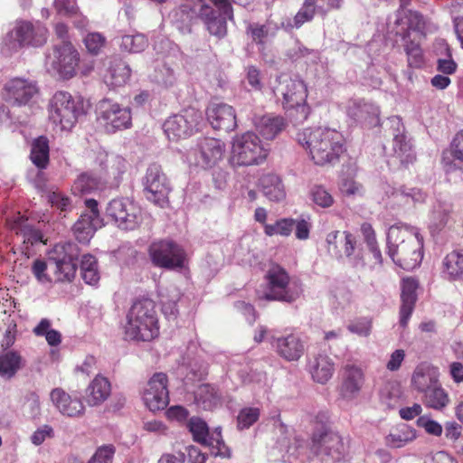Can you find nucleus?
I'll return each mask as SVG.
<instances>
[{"label":"nucleus","mask_w":463,"mask_h":463,"mask_svg":"<svg viewBox=\"0 0 463 463\" xmlns=\"http://www.w3.org/2000/svg\"><path fill=\"white\" fill-rule=\"evenodd\" d=\"M24 361L17 351H8L0 354V376L13 378L23 367Z\"/></svg>","instance_id":"nucleus-33"},{"label":"nucleus","mask_w":463,"mask_h":463,"mask_svg":"<svg viewBox=\"0 0 463 463\" xmlns=\"http://www.w3.org/2000/svg\"><path fill=\"white\" fill-rule=\"evenodd\" d=\"M401 288L400 325L405 328L415 308L419 282L413 278H404L402 280Z\"/></svg>","instance_id":"nucleus-22"},{"label":"nucleus","mask_w":463,"mask_h":463,"mask_svg":"<svg viewBox=\"0 0 463 463\" xmlns=\"http://www.w3.org/2000/svg\"><path fill=\"white\" fill-rule=\"evenodd\" d=\"M307 368L316 383L325 384L333 376L335 364L327 354L319 353L308 359Z\"/></svg>","instance_id":"nucleus-23"},{"label":"nucleus","mask_w":463,"mask_h":463,"mask_svg":"<svg viewBox=\"0 0 463 463\" xmlns=\"http://www.w3.org/2000/svg\"><path fill=\"white\" fill-rule=\"evenodd\" d=\"M416 424L418 427L424 429L430 435L439 437L442 434V426L426 415L420 416L416 420Z\"/></svg>","instance_id":"nucleus-56"},{"label":"nucleus","mask_w":463,"mask_h":463,"mask_svg":"<svg viewBox=\"0 0 463 463\" xmlns=\"http://www.w3.org/2000/svg\"><path fill=\"white\" fill-rule=\"evenodd\" d=\"M207 119L214 129L232 131L237 127L235 109L225 103H212L206 109Z\"/></svg>","instance_id":"nucleus-19"},{"label":"nucleus","mask_w":463,"mask_h":463,"mask_svg":"<svg viewBox=\"0 0 463 463\" xmlns=\"http://www.w3.org/2000/svg\"><path fill=\"white\" fill-rule=\"evenodd\" d=\"M205 26L209 33L218 39H222L227 35V22L226 19L221 15H218L212 21L207 22Z\"/></svg>","instance_id":"nucleus-53"},{"label":"nucleus","mask_w":463,"mask_h":463,"mask_svg":"<svg viewBox=\"0 0 463 463\" xmlns=\"http://www.w3.org/2000/svg\"><path fill=\"white\" fill-rule=\"evenodd\" d=\"M364 383V374L359 366L348 363L343 367L341 392L344 397L353 398L357 395Z\"/></svg>","instance_id":"nucleus-24"},{"label":"nucleus","mask_w":463,"mask_h":463,"mask_svg":"<svg viewBox=\"0 0 463 463\" xmlns=\"http://www.w3.org/2000/svg\"><path fill=\"white\" fill-rule=\"evenodd\" d=\"M217 400V391L209 383L199 385L194 392V401L203 410H210Z\"/></svg>","instance_id":"nucleus-40"},{"label":"nucleus","mask_w":463,"mask_h":463,"mask_svg":"<svg viewBox=\"0 0 463 463\" xmlns=\"http://www.w3.org/2000/svg\"><path fill=\"white\" fill-rule=\"evenodd\" d=\"M98 119L108 133L127 129L132 125L131 111L128 108L121 107L109 99L100 100L98 104Z\"/></svg>","instance_id":"nucleus-12"},{"label":"nucleus","mask_w":463,"mask_h":463,"mask_svg":"<svg viewBox=\"0 0 463 463\" xmlns=\"http://www.w3.org/2000/svg\"><path fill=\"white\" fill-rule=\"evenodd\" d=\"M373 322L371 318L362 317L348 326V330L359 336H368L371 334Z\"/></svg>","instance_id":"nucleus-59"},{"label":"nucleus","mask_w":463,"mask_h":463,"mask_svg":"<svg viewBox=\"0 0 463 463\" xmlns=\"http://www.w3.org/2000/svg\"><path fill=\"white\" fill-rule=\"evenodd\" d=\"M38 93L36 81L15 77L4 85L2 97L6 102L20 107L27 105Z\"/></svg>","instance_id":"nucleus-15"},{"label":"nucleus","mask_w":463,"mask_h":463,"mask_svg":"<svg viewBox=\"0 0 463 463\" xmlns=\"http://www.w3.org/2000/svg\"><path fill=\"white\" fill-rule=\"evenodd\" d=\"M199 153L204 167L214 166L223 156L224 144L217 138L203 137L200 140Z\"/></svg>","instance_id":"nucleus-25"},{"label":"nucleus","mask_w":463,"mask_h":463,"mask_svg":"<svg viewBox=\"0 0 463 463\" xmlns=\"http://www.w3.org/2000/svg\"><path fill=\"white\" fill-rule=\"evenodd\" d=\"M388 253L403 269H413L423 258V238L412 229L392 226L387 234Z\"/></svg>","instance_id":"nucleus-2"},{"label":"nucleus","mask_w":463,"mask_h":463,"mask_svg":"<svg viewBox=\"0 0 463 463\" xmlns=\"http://www.w3.org/2000/svg\"><path fill=\"white\" fill-rule=\"evenodd\" d=\"M149 257L154 266L166 269H183L187 262L184 249L172 240H159L150 244Z\"/></svg>","instance_id":"nucleus-10"},{"label":"nucleus","mask_w":463,"mask_h":463,"mask_svg":"<svg viewBox=\"0 0 463 463\" xmlns=\"http://www.w3.org/2000/svg\"><path fill=\"white\" fill-rule=\"evenodd\" d=\"M183 1L184 2L172 12V21L180 31L186 29L190 32L192 21L196 15L197 5L195 0Z\"/></svg>","instance_id":"nucleus-32"},{"label":"nucleus","mask_w":463,"mask_h":463,"mask_svg":"<svg viewBox=\"0 0 463 463\" xmlns=\"http://www.w3.org/2000/svg\"><path fill=\"white\" fill-rule=\"evenodd\" d=\"M83 43L90 54L98 55L105 47L107 40L99 33H90L84 37Z\"/></svg>","instance_id":"nucleus-51"},{"label":"nucleus","mask_w":463,"mask_h":463,"mask_svg":"<svg viewBox=\"0 0 463 463\" xmlns=\"http://www.w3.org/2000/svg\"><path fill=\"white\" fill-rule=\"evenodd\" d=\"M99 180L91 174L83 173L74 181L72 190L76 194H90L98 189Z\"/></svg>","instance_id":"nucleus-46"},{"label":"nucleus","mask_w":463,"mask_h":463,"mask_svg":"<svg viewBox=\"0 0 463 463\" xmlns=\"http://www.w3.org/2000/svg\"><path fill=\"white\" fill-rule=\"evenodd\" d=\"M54 7L58 13L68 16H74L79 13L76 0H54Z\"/></svg>","instance_id":"nucleus-60"},{"label":"nucleus","mask_w":463,"mask_h":463,"mask_svg":"<svg viewBox=\"0 0 463 463\" xmlns=\"http://www.w3.org/2000/svg\"><path fill=\"white\" fill-rule=\"evenodd\" d=\"M423 393V402L429 408L434 410H442L449 402L448 393L445 392L443 388H441L439 383L430 387Z\"/></svg>","instance_id":"nucleus-39"},{"label":"nucleus","mask_w":463,"mask_h":463,"mask_svg":"<svg viewBox=\"0 0 463 463\" xmlns=\"http://www.w3.org/2000/svg\"><path fill=\"white\" fill-rule=\"evenodd\" d=\"M438 382L437 370L426 363L418 364L411 376V386L419 392H426Z\"/></svg>","instance_id":"nucleus-27"},{"label":"nucleus","mask_w":463,"mask_h":463,"mask_svg":"<svg viewBox=\"0 0 463 463\" xmlns=\"http://www.w3.org/2000/svg\"><path fill=\"white\" fill-rule=\"evenodd\" d=\"M297 141L319 166L335 165L346 151L343 134L329 128H305L297 134Z\"/></svg>","instance_id":"nucleus-1"},{"label":"nucleus","mask_w":463,"mask_h":463,"mask_svg":"<svg viewBox=\"0 0 463 463\" xmlns=\"http://www.w3.org/2000/svg\"><path fill=\"white\" fill-rule=\"evenodd\" d=\"M107 214L122 230H134L140 219V210L130 201L113 199L107 207Z\"/></svg>","instance_id":"nucleus-16"},{"label":"nucleus","mask_w":463,"mask_h":463,"mask_svg":"<svg viewBox=\"0 0 463 463\" xmlns=\"http://www.w3.org/2000/svg\"><path fill=\"white\" fill-rule=\"evenodd\" d=\"M47 199L52 206L56 207L61 211H66L71 203L70 198L59 191L49 192L47 194Z\"/></svg>","instance_id":"nucleus-61"},{"label":"nucleus","mask_w":463,"mask_h":463,"mask_svg":"<svg viewBox=\"0 0 463 463\" xmlns=\"http://www.w3.org/2000/svg\"><path fill=\"white\" fill-rule=\"evenodd\" d=\"M142 400L151 411L165 410L169 403L168 377L165 373H156L142 392Z\"/></svg>","instance_id":"nucleus-14"},{"label":"nucleus","mask_w":463,"mask_h":463,"mask_svg":"<svg viewBox=\"0 0 463 463\" xmlns=\"http://www.w3.org/2000/svg\"><path fill=\"white\" fill-rule=\"evenodd\" d=\"M50 397L54 406L62 415L75 418L84 414L85 407L80 398L72 397L61 388H54L51 392Z\"/></svg>","instance_id":"nucleus-21"},{"label":"nucleus","mask_w":463,"mask_h":463,"mask_svg":"<svg viewBox=\"0 0 463 463\" xmlns=\"http://www.w3.org/2000/svg\"><path fill=\"white\" fill-rule=\"evenodd\" d=\"M30 159L39 169H45L50 161L49 140L44 136H40L32 143Z\"/></svg>","instance_id":"nucleus-35"},{"label":"nucleus","mask_w":463,"mask_h":463,"mask_svg":"<svg viewBox=\"0 0 463 463\" xmlns=\"http://www.w3.org/2000/svg\"><path fill=\"white\" fill-rule=\"evenodd\" d=\"M13 33L20 46H40L46 42L48 30L40 23L33 24L31 22L20 21L17 22Z\"/></svg>","instance_id":"nucleus-20"},{"label":"nucleus","mask_w":463,"mask_h":463,"mask_svg":"<svg viewBox=\"0 0 463 463\" xmlns=\"http://www.w3.org/2000/svg\"><path fill=\"white\" fill-rule=\"evenodd\" d=\"M394 156L399 159L401 165H407L415 160L411 141L404 133H398L392 140Z\"/></svg>","instance_id":"nucleus-37"},{"label":"nucleus","mask_w":463,"mask_h":463,"mask_svg":"<svg viewBox=\"0 0 463 463\" xmlns=\"http://www.w3.org/2000/svg\"><path fill=\"white\" fill-rule=\"evenodd\" d=\"M442 162L448 168H451L454 162L463 165V128L454 135L448 151L443 152Z\"/></svg>","instance_id":"nucleus-38"},{"label":"nucleus","mask_w":463,"mask_h":463,"mask_svg":"<svg viewBox=\"0 0 463 463\" xmlns=\"http://www.w3.org/2000/svg\"><path fill=\"white\" fill-rule=\"evenodd\" d=\"M6 224L16 235L22 236L24 243L34 245L43 241V233L41 231L30 225L28 219L20 213L13 219H7Z\"/></svg>","instance_id":"nucleus-26"},{"label":"nucleus","mask_w":463,"mask_h":463,"mask_svg":"<svg viewBox=\"0 0 463 463\" xmlns=\"http://www.w3.org/2000/svg\"><path fill=\"white\" fill-rule=\"evenodd\" d=\"M111 385L109 381L101 375H97L85 391V399L90 406L103 403L110 395Z\"/></svg>","instance_id":"nucleus-28"},{"label":"nucleus","mask_w":463,"mask_h":463,"mask_svg":"<svg viewBox=\"0 0 463 463\" xmlns=\"http://www.w3.org/2000/svg\"><path fill=\"white\" fill-rule=\"evenodd\" d=\"M187 427L196 442L203 445H213L212 442H208L209 429L203 420L199 417H192L187 423Z\"/></svg>","instance_id":"nucleus-43"},{"label":"nucleus","mask_w":463,"mask_h":463,"mask_svg":"<svg viewBox=\"0 0 463 463\" xmlns=\"http://www.w3.org/2000/svg\"><path fill=\"white\" fill-rule=\"evenodd\" d=\"M246 79L249 85L255 90H261L262 83L260 79V71L253 65L248 66Z\"/></svg>","instance_id":"nucleus-64"},{"label":"nucleus","mask_w":463,"mask_h":463,"mask_svg":"<svg viewBox=\"0 0 463 463\" xmlns=\"http://www.w3.org/2000/svg\"><path fill=\"white\" fill-rule=\"evenodd\" d=\"M130 77V70L121 60H114L104 75L105 82L112 87H118L127 82Z\"/></svg>","instance_id":"nucleus-36"},{"label":"nucleus","mask_w":463,"mask_h":463,"mask_svg":"<svg viewBox=\"0 0 463 463\" xmlns=\"http://www.w3.org/2000/svg\"><path fill=\"white\" fill-rule=\"evenodd\" d=\"M181 463H205L206 456L194 446L185 447L184 452H179Z\"/></svg>","instance_id":"nucleus-54"},{"label":"nucleus","mask_w":463,"mask_h":463,"mask_svg":"<svg viewBox=\"0 0 463 463\" xmlns=\"http://www.w3.org/2000/svg\"><path fill=\"white\" fill-rule=\"evenodd\" d=\"M267 281L263 298L269 301L295 302L302 293L301 286L292 281L288 271L279 265H273L265 275Z\"/></svg>","instance_id":"nucleus-6"},{"label":"nucleus","mask_w":463,"mask_h":463,"mask_svg":"<svg viewBox=\"0 0 463 463\" xmlns=\"http://www.w3.org/2000/svg\"><path fill=\"white\" fill-rule=\"evenodd\" d=\"M327 412H319L315 418L311 450L322 460L340 461L346 454L343 438L328 427Z\"/></svg>","instance_id":"nucleus-4"},{"label":"nucleus","mask_w":463,"mask_h":463,"mask_svg":"<svg viewBox=\"0 0 463 463\" xmlns=\"http://www.w3.org/2000/svg\"><path fill=\"white\" fill-rule=\"evenodd\" d=\"M115 449L112 445L99 447L90 459L89 463H112Z\"/></svg>","instance_id":"nucleus-58"},{"label":"nucleus","mask_w":463,"mask_h":463,"mask_svg":"<svg viewBox=\"0 0 463 463\" xmlns=\"http://www.w3.org/2000/svg\"><path fill=\"white\" fill-rule=\"evenodd\" d=\"M312 201L322 208H328L333 205L332 194L322 185H315L310 191Z\"/></svg>","instance_id":"nucleus-52"},{"label":"nucleus","mask_w":463,"mask_h":463,"mask_svg":"<svg viewBox=\"0 0 463 463\" xmlns=\"http://www.w3.org/2000/svg\"><path fill=\"white\" fill-rule=\"evenodd\" d=\"M446 271L452 278H458L463 275V253L452 251L449 253L444 260Z\"/></svg>","instance_id":"nucleus-47"},{"label":"nucleus","mask_w":463,"mask_h":463,"mask_svg":"<svg viewBox=\"0 0 463 463\" xmlns=\"http://www.w3.org/2000/svg\"><path fill=\"white\" fill-rule=\"evenodd\" d=\"M148 46L147 38L142 33L124 35L121 39L120 48L131 53L143 52Z\"/></svg>","instance_id":"nucleus-44"},{"label":"nucleus","mask_w":463,"mask_h":463,"mask_svg":"<svg viewBox=\"0 0 463 463\" xmlns=\"http://www.w3.org/2000/svg\"><path fill=\"white\" fill-rule=\"evenodd\" d=\"M246 33L257 45L264 46L266 38L269 35V29L268 24L250 23L246 27Z\"/></svg>","instance_id":"nucleus-50"},{"label":"nucleus","mask_w":463,"mask_h":463,"mask_svg":"<svg viewBox=\"0 0 463 463\" xmlns=\"http://www.w3.org/2000/svg\"><path fill=\"white\" fill-rule=\"evenodd\" d=\"M260 411L255 407H245L239 411L237 427L239 430L249 429L260 418Z\"/></svg>","instance_id":"nucleus-49"},{"label":"nucleus","mask_w":463,"mask_h":463,"mask_svg":"<svg viewBox=\"0 0 463 463\" xmlns=\"http://www.w3.org/2000/svg\"><path fill=\"white\" fill-rule=\"evenodd\" d=\"M53 435V429L50 425H43L32 434L31 441L33 444L39 446L43 444L47 438H52Z\"/></svg>","instance_id":"nucleus-63"},{"label":"nucleus","mask_w":463,"mask_h":463,"mask_svg":"<svg viewBox=\"0 0 463 463\" xmlns=\"http://www.w3.org/2000/svg\"><path fill=\"white\" fill-rule=\"evenodd\" d=\"M49 264L43 260L37 259L33 261L32 271L40 282H50L52 279L46 274Z\"/></svg>","instance_id":"nucleus-62"},{"label":"nucleus","mask_w":463,"mask_h":463,"mask_svg":"<svg viewBox=\"0 0 463 463\" xmlns=\"http://www.w3.org/2000/svg\"><path fill=\"white\" fill-rule=\"evenodd\" d=\"M201 118L194 109H184L179 114L170 116L163 124V130L170 141L177 142L193 135Z\"/></svg>","instance_id":"nucleus-13"},{"label":"nucleus","mask_w":463,"mask_h":463,"mask_svg":"<svg viewBox=\"0 0 463 463\" xmlns=\"http://www.w3.org/2000/svg\"><path fill=\"white\" fill-rule=\"evenodd\" d=\"M54 58L52 67L61 77L71 79L75 75L80 56L71 42H64L63 44L57 46L54 49Z\"/></svg>","instance_id":"nucleus-17"},{"label":"nucleus","mask_w":463,"mask_h":463,"mask_svg":"<svg viewBox=\"0 0 463 463\" xmlns=\"http://www.w3.org/2000/svg\"><path fill=\"white\" fill-rule=\"evenodd\" d=\"M344 239L340 241L341 244V257L343 254L348 258L349 260H354L358 263L362 261L363 258L358 249V241L356 237L350 232L345 231L343 232Z\"/></svg>","instance_id":"nucleus-42"},{"label":"nucleus","mask_w":463,"mask_h":463,"mask_svg":"<svg viewBox=\"0 0 463 463\" xmlns=\"http://www.w3.org/2000/svg\"><path fill=\"white\" fill-rule=\"evenodd\" d=\"M195 3L197 5L195 18L201 19L204 24L220 15L218 11L207 5L203 0H195Z\"/></svg>","instance_id":"nucleus-57"},{"label":"nucleus","mask_w":463,"mask_h":463,"mask_svg":"<svg viewBox=\"0 0 463 463\" xmlns=\"http://www.w3.org/2000/svg\"><path fill=\"white\" fill-rule=\"evenodd\" d=\"M415 439V433L407 426L396 428L386 436V444L392 448H402Z\"/></svg>","instance_id":"nucleus-41"},{"label":"nucleus","mask_w":463,"mask_h":463,"mask_svg":"<svg viewBox=\"0 0 463 463\" xmlns=\"http://www.w3.org/2000/svg\"><path fill=\"white\" fill-rule=\"evenodd\" d=\"M288 123L282 116L265 115L256 124L260 134L268 140L274 139L287 128Z\"/></svg>","instance_id":"nucleus-31"},{"label":"nucleus","mask_w":463,"mask_h":463,"mask_svg":"<svg viewBox=\"0 0 463 463\" xmlns=\"http://www.w3.org/2000/svg\"><path fill=\"white\" fill-rule=\"evenodd\" d=\"M339 7L338 0H305L301 8L293 17L292 24H288L287 28L299 29L304 24L311 22L315 17L317 8L325 14L329 10Z\"/></svg>","instance_id":"nucleus-18"},{"label":"nucleus","mask_w":463,"mask_h":463,"mask_svg":"<svg viewBox=\"0 0 463 463\" xmlns=\"http://www.w3.org/2000/svg\"><path fill=\"white\" fill-rule=\"evenodd\" d=\"M260 184L264 195L270 201L279 202L286 196L282 181L277 175H264L260 179Z\"/></svg>","instance_id":"nucleus-34"},{"label":"nucleus","mask_w":463,"mask_h":463,"mask_svg":"<svg viewBox=\"0 0 463 463\" xmlns=\"http://www.w3.org/2000/svg\"><path fill=\"white\" fill-rule=\"evenodd\" d=\"M159 320L156 303L150 298L137 299L127 314L124 326L126 339L148 342L159 335Z\"/></svg>","instance_id":"nucleus-3"},{"label":"nucleus","mask_w":463,"mask_h":463,"mask_svg":"<svg viewBox=\"0 0 463 463\" xmlns=\"http://www.w3.org/2000/svg\"><path fill=\"white\" fill-rule=\"evenodd\" d=\"M276 348L278 354L288 361H298L304 354L302 342L294 335L278 338Z\"/></svg>","instance_id":"nucleus-30"},{"label":"nucleus","mask_w":463,"mask_h":463,"mask_svg":"<svg viewBox=\"0 0 463 463\" xmlns=\"http://www.w3.org/2000/svg\"><path fill=\"white\" fill-rule=\"evenodd\" d=\"M344 239L343 232L340 231H333L327 233L326 238L327 251L335 256L341 257V244L340 241Z\"/></svg>","instance_id":"nucleus-55"},{"label":"nucleus","mask_w":463,"mask_h":463,"mask_svg":"<svg viewBox=\"0 0 463 463\" xmlns=\"http://www.w3.org/2000/svg\"><path fill=\"white\" fill-rule=\"evenodd\" d=\"M277 81L283 86L274 88L275 94L280 93L283 97L282 107L298 121L306 120L310 114V107L307 103L308 95L307 88L301 80L288 79L280 81V77Z\"/></svg>","instance_id":"nucleus-7"},{"label":"nucleus","mask_w":463,"mask_h":463,"mask_svg":"<svg viewBox=\"0 0 463 463\" xmlns=\"http://www.w3.org/2000/svg\"><path fill=\"white\" fill-rule=\"evenodd\" d=\"M143 194L147 201L159 207L168 203L170 183L159 164H150L143 178Z\"/></svg>","instance_id":"nucleus-11"},{"label":"nucleus","mask_w":463,"mask_h":463,"mask_svg":"<svg viewBox=\"0 0 463 463\" xmlns=\"http://www.w3.org/2000/svg\"><path fill=\"white\" fill-rule=\"evenodd\" d=\"M49 119L61 130H71L80 116L85 114L84 100L74 97L68 91L55 92L50 99Z\"/></svg>","instance_id":"nucleus-5"},{"label":"nucleus","mask_w":463,"mask_h":463,"mask_svg":"<svg viewBox=\"0 0 463 463\" xmlns=\"http://www.w3.org/2000/svg\"><path fill=\"white\" fill-rule=\"evenodd\" d=\"M80 253V248L75 242L64 241L54 245L48 261L56 281L70 282L75 278Z\"/></svg>","instance_id":"nucleus-9"},{"label":"nucleus","mask_w":463,"mask_h":463,"mask_svg":"<svg viewBox=\"0 0 463 463\" xmlns=\"http://www.w3.org/2000/svg\"><path fill=\"white\" fill-rule=\"evenodd\" d=\"M295 226V220L292 218H282L273 224H265L264 232L267 236L280 235L288 237L291 234Z\"/></svg>","instance_id":"nucleus-45"},{"label":"nucleus","mask_w":463,"mask_h":463,"mask_svg":"<svg viewBox=\"0 0 463 463\" xmlns=\"http://www.w3.org/2000/svg\"><path fill=\"white\" fill-rule=\"evenodd\" d=\"M101 226L100 218L95 213H82L73 225L76 239L82 243L88 242L95 231Z\"/></svg>","instance_id":"nucleus-29"},{"label":"nucleus","mask_w":463,"mask_h":463,"mask_svg":"<svg viewBox=\"0 0 463 463\" xmlns=\"http://www.w3.org/2000/svg\"><path fill=\"white\" fill-rule=\"evenodd\" d=\"M404 50L410 67L420 68L424 64L423 52L419 43H415L414 41L407 42Z\"/></svg>","instance_id":"nucleus-48"},{"label":"nucleus","mask_w":463,"mask_h":463,"mask_svg":"<svg viewBox=\"0 0 463 463\" xmlns=\"http://www.w3.org/2000/svg\"><path fill=\"white\" fill-rule=\"evenodd\" d=\"M268 155L260 138L253 132H246L233 139L230 161L233 166L258 165Z\"/></svg>","instance_id":"nucleus-8"}]
</instances>
